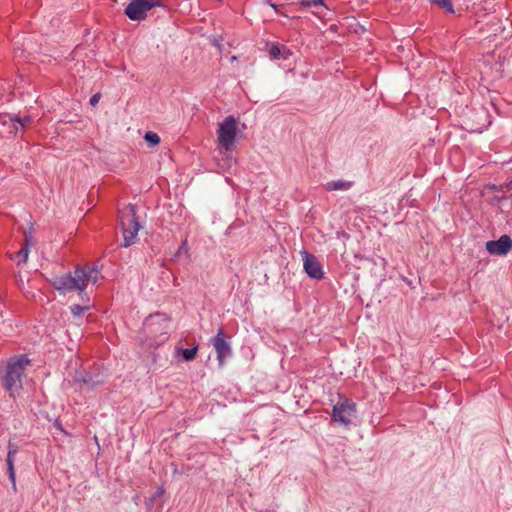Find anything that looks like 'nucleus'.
Instances as JSON below:
<instances>
[{"label": "nucleus", "mask_w": 512, "mask_h": 512, "mask_svg": "<svg viewBox=\"0 0 512 512\" xmlns=\"http://www.w3.org/2000/svg\"><path fill=\"white\" fill-rule=\"evenodd\" d=\"M355 414L356 404L348 399H343L333 406L332 419L343 426H348Z\"/></svg>", "instance_id": "nucleus-6"}, {"label": "nucleus", "mask_w": 512, "mask_h": 512, "mask_svg": "<svg viewBox=\"0 0 512 512\" xmlns=\"http://www.w3.org/2000/svg\"><path fill=\"white\" fill-rule=\"evenodd\" d=\"M100 274L101 272L98 266H77L74 269V272L55 276L51 283L52 286L62 294L77 291L83 298V296L86 295L85 290L88 285L96 284L99 280Z\"/></svg>", "instance_id": "nucleus-1"}, {"label": "nucleus", "mask_w": 512, "mask_h": 512, "mask_svg": "<svg viewBox=\"0 0 512 512\" xmlns=\"http://www.w3.org/2000/svg\"><path fill=\"white\" fill-rule=\"evenodd\" d=\"M120 224L123 234V246L129 247L138 235L140 224L136 218V207L129 204L121 213Z\"/></svg>", "instance_id": "nucleus-4"}, {"label": "nucleus", "mask_w": 512, "mask_h": 512, "mask_svg": "<svg viewBox=\"0 0 512 512\" xmlns=\"http://www.w3.org/2000/svg\"><path fill=\"white\" fill-rule=\"evenodd\" d=\"M160 1L161 0H148V3L153 2V3H155V7H158V6H160Z\"/></svg>", "instance_id": "nucleus-25"}, {"label": "nucleus", "mask_w": 512, "mask_h": 512, "mask_svg": "<svg viewBox=\"0 0 512 512\" xmlns=\"http://www.w3.org/2000/svg\"><path fill=\"white\" fill-rule=\"evenodd\" d=\"M236 124V119L231 115L219 124L218 142L226 151H230L234 146L237 134Z\"/></svg>", "instance_id": "nucleus-5"}, {"label": "nucleus", "mask_w": 512, "mask_h": 512, "mask_svg": "<svg viewBox=\"0 0 512 512\" xmlns=\"http://www.w3.org/2000/svg\"><path fill=\"white\" fill-rule=\"evenodd\" d=\"M18 453V447L15 444H8V454H7V472L9 475V479L12 483V487L16 490V479H15V469H14V458Z\"/></svg>", "instance_id": "nucleus-11"}, {"label": "nucleus", "mask_w": 512, "mask_h": 512, "mask_svg": "<svg viewBox=\"0 0 512 512\" xmlns=\"http://www.w3.org/2000/svg\"><path fill=\"white\" fill-rule=\"evenodd\" d=\"M144 331L151 338V344H160L168 338V319L164 314L150 315L144 322Z\"/></svg>", "instance_id": "nucleus-3"}, {"label": "nucleus", "mask_w": 512, "mask_h": 512, "mask_svg": "<svg viewBox=\"0 0 512 512\" xmlns=\"http://www.w3.org/2000/svg\"><path fill=\"white\" fill-rule=\"evenodd\" d=\"M30 362L26 355H18L8 360L3 377V386L10 395L22 389V376Z\"/></svg>", "instance_id": "nucleus-2"}, {"label": "nucleus", "mask_w": 512, "mask_h": 512, "mask_svg": "<svg viewBox=\"0 0 512 512\" xmlns=\"http://www.w3.org/2000/svg\"><path fill=\"white\" fill-rule=\"evenodd\" d=\"M154 7L155 3H148V0H132L125 9V15L133 21H141Z\"/></svg>", "instance_id": "nucleus-7"}, {"label": "nucleus", "mask_w": 512, "mask_h": 512, "mask_svg": "<svg viewBox=\"0 0 512 512\" xmlns=\"http://www.w3.org/2000/svg\"><path fill=\"white\" fill-rule=\"evenodd\" d=\"M178 353L182 356L185 361H191L195 358L197 353V347L189 348V349H179Z\"/></svg>", "instance_id": "nucleus-17"}, {"label": "nucleus", "mask_w": 512, "mask_h": 512, "mask_svg": "<svg viewBox=\"0 0 512 512\" xmlns=\"http://www.w3.org/2000/svg\"><path fill=\"white\" fill-rule=\"evenodd\" d=\"M512 248V239L508 235H502L497 240L486 242V250L492 255L504 256Z\"/></svg>", "instance_id": "nucleus-10"}, {"label": "nucleus", "mask_w": 512, "mask_h": 512, "mask_svg": "<svg viewBox=\"0 0 512 512\" xmlns=\"http://www.w3.org/2000/svg\"><path fill=\"white\" fill-rule=\"evenodd\" d=\"M291 54V50L286 46L272 45L269 50L270 58L273 60L279 58L288 59Z\"/></svg>", "instance_id": "nucleus-15"}, {"label": "nucleus", "mask_w": 512, "mask_h": 512, "mask_svg": "<svg viewBox=\"0 0 512 512\" xmlns=\"http://www.w3.org/2000/svg\"><path fill=\"white\" fill-rule=\"evenodd\" d=\"M312 6H325L323 0H310Z\"/></svg>", "instance_id": "nucleus-22"}, {"label": "nucleus", "mask_w": 512, "mask_h": 512, "mask_svg": "<svg viewBox=\"0 0 512 512\" xmlns=\"http://www.w3.org/2000/svg\"><path fill=\"white\" fill-rule=\"evenodd\" d=\"M71 313L73 314L74 317H79L81 316L85 311L89 310L90 309V306L89 305H72L71 306Z\"/></svg>", "instance_id": "nucleus-20"}, {"label": "nucleus", "mask_w": 512, "mask_h": 512, "mask_svg": "<svg viewBox=\"0 0 512 512\" xmlns=\"http://www.w3.org/2000/svg\"><path fill=\"white\" fill-rule=\"evenodd\" d=\"M163 493H164V489L160 487V488H158V489L156 490V492H155V494H154V497H153V498H155V497H157V496H160V495H162Z\"/></svg>", "instance_id": "nucleus-23"}, {"label": "nucleus", "mask_w": 512, "mask_h": 512, "mask_svg": "<svg viewBox=\"0 0 512 512\" xmlns=\"http://www.w3.org/2000/svg\"><path fill=\"white\" fill-rule=\"evenodd\" d=\"M270 6H271L273 9H275V10L277 9V8H276V5H275V4H273V3H270Z\"/></svg>", "instance_id": "nucleus-27"}, {"label": "nucleus", "mask_w": 512, "mask_h": 512, "mask_svg": "<svg viewBox=\"0 0 512 512\" xmlns=\"http://www.w3.org/2000/svg\"><path fill=\"white\" fill-rule=\"evenodd\" d=\"M327 191H347L352 187V182L347 180H332L324 185Z\"/></svg>", "instance_id": "nucleus-14"}, {"label": "nucleus", "mask_w": 512, "mask_h": 512, "mask_svg": "<svg viewBox=\"0 0 512 512\" xmlns=\"http://www.w3.org/2000/svg\"><path fill=\"white\" fill-rule=\"evenodd\" d=\"M10 120L12 122V129L10 130V133L16 135L20 128H24L31 123L32 118L30 116H25L23 118L14 116L11 117Z\"/></svg>", "instance_id": "nucleus-16"}, {"label": "nucleus", "mask_w": 512, "mask_h": 512, "mask_svg": "<svg viewBox=\"0 0 512 512\" xmlns=\"http://www.w3.org/2000/svg\"><path fill=\"white\" fill-rule=\"evenodd\" d=\"M77 380L82 382L88 388H94L95 386L103 383L104 377L103 374L98 371H89L81 374Z\"/></svg>", "instance_id": "nucleus-12"}, {"label": "nucleus", "mask_w": 512, "mask_h": 512, "mask_svg": "<svg viewBox=\"0 0 512 512\" xmlns=\"http://www.w3.org/2000/svg\"><path fill=\"white\" fill-rule=\"evenodd\" d=\"M433 4L439 6L440 8L444 9L446 12L453 14L454 8L451 3V0H431Z\"/></svg>", "instance_id": "nucleus-18"}, {"label": "nucleus", "mask_w": 512, "mask_h": 512, "mask_svg": "<svg viewBox=\"0 0 512 512\" xmlns=\"http://www.w3.org/2000/svg\"><path fill=\"white\" fill-rule=\"evenodd\" d=\"M301 5L304 6V7H311V3H310V0H302L301 1Z\"/></svg>", "instance_id": "nucleus-24"}, {"label": "nucleus", "mask_w": 512, "mask_h": 512, "mask_svg": "<svg viewBox=\"0 0 512 512\" xmlns=\"http://www.w3.org/2000/svg\"><path fill=\"white\" fill-rule=\"evenodd\" d=\"M99 99H100V94L97 93V94L92 95L90 98V104L92 106H95L99 102Z\"/></svg>", "instance_id": "nucleus-21"}, {"label": "nucleus", "mask_w": 512, "mask_h": 512, "mask_svg": "<svg viewBox=\"0 0 512 512\" xmlns=\"http://www.w3.org/2000/svg\"><path fill=\"white\" fill-rule=\"evenodd\" d=\"M231 60H232V61H236V56H232V57H231Z\"/></svg>", "instance_id": "nucleus-28"}, {"label": "nucleus", "mask_w": 512, "mask_h": 512, "mask_svg": "<svg viewBox=\"0 0 512 512\" xmlns=\"http://www.w3.org/2000/svg\"><path fill=\"white\" fill-rule=\"evenodd\" d=\"M301 256L303 260L304 271L310 278L317 280L324 278L322 265L314 255L308 253L307 251H302Z\"/></svg>", "instance_id": "nucleus-8"}, {"label": "nucleus", "mask_w": 512, "mask_h": 512, "mask_svg": "<svg viewBox=\"0 0 512 512\" xmlns=\"http://www.w3.org/2000/svg\"><path fill=\"white\" fill-rule=\"evenodd\" d=\"M186 244H187V242H186V240H185V241L182 243V245L180 246V248H179V252H180L182 249H185Z\"/></svg>", "instance_id": "nucleus-26"}, {"label": "nucleus", "mask_w": 512, "mask_h": 512, "mask_svg": "<svg viewBox=\"0 0 512 512\" xmlns=\"http://www.w3.org/2000/svg\"><path fill=\"white\" fill-rule=\"evenodd\" d=\"M211 342L216 350L219 365L222 366L225 359L232 354L230 343L225 339L221 329H219L218 333L211 340Z\"/></svg>", "instance_id": "nucleus-9"}, {"label": "nucleus", "mask_w": 512, "mask_h": 512, "mask_svg": "<svg viewBox=\"0 0 512 512\" xmlns=\"http://www.w3.org/2000/svg\"><path fill=\"white\" fill-rule=\"evenodd\" d=\"M32 241V231L25 232V245L17 252L14 260L17 264L26 263L29 255V245Z\"/></svg>", "instance_id": "nucleus-13"}, {"label": "nucleus", "mask_w": 512, "mask_h": 512, "mask_svg": "<svg viewBox=\"0 0 512 512\" xmlns=\"http://www.w3.org/2000/svg\"><path fill=\"white\" fill-rule=\"evenodd\" d=\"M144 139L151 147H154L160 143L159 135L152 131L146 132L144 135Z\"/></svg>", "instance_id": "nucleus-19"}]
</instances>
